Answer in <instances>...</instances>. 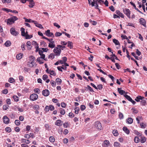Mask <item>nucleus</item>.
<instances>
[{
  "mask_svg": "<svg viewBox=\"0 0 147 147\" xmlns=\"http://www.w3.org/2000/svg\"><path fill=\"white\" fill-rule=\"evenodd\" d=\"M123 95L127 99L131 102L134 105L135 104L136 102L134 100H133L129 96L126 94H124Z\"/></svg>",
  "mask_w": 147,
  "mask_h": 147,
  "instance_id": "nucleus-6",
  "label": "nucleus"
},
{
  "mask_svg": "<svg viewBox=\"0 0 147 147\" xmlns=\"http://www.w3.org/2000/svg\"><path fill=\"white\" fill-rule=\"evenodd\" d=\"M86 109V107L84 105H82L81 106L80 109L81 111H83L84 110Z\"/></svg>",
  "mask_w": 147,
  "mask_h": 147,
  "instance_id": "nucleus-56",
  "label": "nucleus"
},
{
  "mask_svg": "<svg viewBox=\"0 0 147 147\" xmlns=\"http://www.w3.org/2000/svg\"><path fill=\"white\" fill-rule=\"evenodd\" d=\"M43 45V46H42L43 47H45L47 46V44L44 41H43L40 42V45Z\"/></svg>",
  "mask_w": 147,
  "mask_h": 147,
  "instance_id": "nucleus-59",
  "label": "nucleus"
},
{
  "mask_svg": "<svg viewBox=\"0 0 147 147\" xmlns=\"http://www.w3.org/2000/svg\"><path fill=\"white\" fill-rule=\"evenodd\" d=\"M49 74L51 75L54 76H55L56 75V73L53 70H49Z\"/></svg>",
  "mask_w": 147,
  "mask_h": 147,
  "instance_id": "nucleus-31",
  "label": "nucleus"
},
{
  "mask_svg": "<svg viewBox=\"0 0 147 147\" xmlns=\"http://www.w3.org/2000/svg\"><path fill=\"white\" fill-rule=\"evenodd\" d=\"M45 55L44 54L43 55H41L40 57L43 59V60L47 61V58H45Z\"/></svg>",
  "mask_w": 147,
  "mask_h": 147,
  "instance_id": "nucleus-49",
  "label": "nucleus"
},
{
  "mask_svg": "<svg viewBox=\"0 0 147 147\" xmlns=\"http://www.w3.org/2000/svg\"><path fill=\"white\" fill-rule=\"evenodd\" d=\"M1 1L3 3H9L11 2V0H1Z\"/></svg>",
  "mask_w": 147,
  "mask_h": 147,
  "instance_id": "nucleus-40",
  "label": "nucleus"
},
{
  "mask_svg": "<svg viewBox=\"0 0 147 147\" xmlns=\"http://www.w3.org/2000/svg\"><path fill=\"white\" fill-rule=\"evenodd\" d=\"M11 33L13 35L16 36L18 34V32L16 31L14 28L12 27L10 30Z\"/></svg>",
  "mask_w": 147,
  "mask_h": 147,
  "instance_id": "nucleus-7",
  "label": "nucleus"
},
{
  "mask_svg": "<svg viewBox=\"0 0 147 147\" xmlns=\"http://www.w3.org/2000/svg\"><path fill=\"white\" fill-rule=\"evenodd\" d=\"M5 131L7 132H10L11 131V129L10 127H7L5 128Z\"/></svg>",
  "mask_w": 147,
  "mask_h": 147,
  "instance_id": "nucleus-60",
  "label": "nucleus"
},
{
  "mask_svg": "<svg viewBox=\"0 0 147 147\" xmlns=\"http://www.w3.org/2000/svg\"><path fill=\"white\" fill-rule=\"evenodd\" d=\"M21 141L22 143H24L26 144H28L30 142V141L29 140H26L25 138H22Z\"/></svg>",
  "mask_w": 147,
  "mask_h": 147,
  "instance_id": "nucleus-22",
  "label": "nucleus"
},
{
  "mask_svg": "<svg viewBox=\"0 0 147 147\" xmlns=\"http://www.w3.org/2000/svg\"><path fill=\"white\" fill-rule=\"evenodd\" d=\"M97 88L99 90H101L103 88V85L102 84H99L97 86Z\"/></svg>",
  "mask_w": 147,
  "mask_h": 147,
  "instance_id": "nucleus-57",
  "label": "nucleus"
},
{
  "mask_svg": "<svg viewBox=\"0 0 147 147\" xmlns=\"http://www.w3.org/2000/svg\"><path fill=\"white\" fill-rule=\"evenodd\" d=\"M39 49H41V50H42V51L43 52H46L49 51L48 49L47 48H40Z\"/></svg>",
  "mask_w": 147,
  "mask_h": 147,
  "instance_id": "nucleus-44",
  "label": "nucleus"
},
{
  "mask_svg": "<svg viewBox=\"0 0 147 147\" xmlns=\"http://www.w3.org/2000/svg\"><path fill=\"white\" fill-rule=\"evenodd\" d=\"M23 56V54L20 53L17 55L16 56V58L18 60H19L21 59Z\"/></svg>",
  "mask_w": 147,
  "mask_h": 147,
  "instance_id": "nucleus-26",
  "label": "nucleus"
},
{
  "mask_svg": "<svg viewBox=\"0 0 147 147\" xmlns=\"http://www.w3.org/2000/svg\"><path fill=\"white\" fill-rule=\"evenodd\" d=\"M19 78L20 82H22L23 81L24 79V77L23 76H19Z\"/></svg>",
  "mask_w": 147,
  "mask_h": 147,
  "instance_id": "nucleus-63",
  "label": "nucleus"
},
{
  "mask_svg": "<svg viewBox=\"0 0 147 147\" xmlns=\"http://www.w3.org/2000/svg\"><path fill=\"white\" fill-rule=\"evenodd\" d=\"M15 123L16 125L18 126L20 124V122L18 120H16L15 121Z\"/></svg>",
  "mask_w": 147,
  "mask_h": 147,
  "instance_id": "nucleus-46",
  "label": "nucleus"
},
{
  "mask_svg": "<svg viewBox=\"0 0 147 147\" xmlns=\"http://www.w3.org/2000/svg\"><path fill=\"white\" fill-rule=\"evenodd\" d=\"M28 66L30 67H33L34 66V62H30L28 61Z\"/></svg>",
  "mask_w": 147,
  "mask_h": 147,
  "instance_id": "nucleus-30",
  "label": "nucleus"
},
{
  "mask_svg": "<svg viewBox=\"0 0 147 147\" xmlns=\"http://www.w3.org/2000/svg\"><path fill=\"white\" fill-rule=\"evenodd\" d=\"M139 22L140 24L142 25H143L145 27H146V21L145 20L142 18H141L139 20Z\"/></svg>",
  "mask_w": 147,
  "mask_h": 147,
  "instance_id": "nucleus-8",
  "label": "nucleus"
},
{
  "mask_svg": "<svg viewBox=\"0 0 147 147\" xmlns=\"http://www.w3.org/2000/svg\"><path fill=\"white\" fill-rule=\"evenodd\" d=\"M120 145L119 143L117 142H115L114 144V146L116 147H119Z\"/></svg>",
  "mask_w": 147,
  "mask_h": 147,
  "instance_id": "nucleus-53",
  "label": "nucleus"
},
{
  "mask_svg": "<svg viewBox=\"0 0 147 147\" xmlns=\"http://www.w3.org/2000/svg\"><path fill=\"white\" fill-rule=\"evenodd\" d=\"M50 83L53 87H55L56 85V82L53 80H51L50 81Z\"/></svg>",
  "mask_w": 147,
  "mask_h": 147,
  "instance_id": "nucleus-42",
  "label": "nucleus"
},
{
  "mask_svg": "<svg viewBox=\"0 0 147 147\" xmlns=\"http://www.w3.org/2000/svg\"><path fill=\"white\" fill-rule=\"evenodd\" d=\"M8 81L10 83H13L15 82V80L13 78H10Z\"/></svg>",
  "mask_w": 147,
  "mask_h": 147,
  "instance_id": "nucleus-52",
  "label": "nucleus"
},
{
  "mask_svg": "<svg viewBox=\"0 0 147 147\" xmlns=\"http://www.w3.org/2000/svg\"><path fill=\"white\" fill-rule=\"evenodd\" d=\"M29 58L30 59V61L31 62H34L35 61V58L33 56L31 55L30 56Z\"/></svg>",
  "mask_w": 147,
  "mask_h": 147,
  "instance_id": "nucleus-36",
  "label": "nucleus"
},
{
  "mask_svg": "<svg viewBox=\"0 0 147 147\" xmlns=\"http://www.w3.org/2000/svg\"><path fill=\"white\" fill-rule=\"evenodd\" d=\"M123 12L129 18H131L130 16L131 12L129 9L126 8L123 9Z\"/></svg>",
  "mask_w": 147,
  "mask_h": 147,
  "instance_id": "nucleus-4",
  "label": "nucleus"
},
{
  "mask_svg": "<svg viewBox=\"0 0 147 147\" xmlns=\"http://www.w3.org/2000/svg\"><path fill=\"white\" fill-rule=\"evenodd\" d=\"M133 122V119L131 117H129L127 119V123L131 124Z\"/></svg>",
  "mask_w": 147,
  "mask_h": 147,
  "instance_id": "nucleus-21",
  "label": "nucleus"
},
{
  "mask_svg": "<svg viewBox=\"0 0 147 147\" xmlns=\"http://www.w3.org/2000/svg\"><path fill=\"white\" fill-rule=\"evenodd\" d=\"M64 65H62V66H58L57 67V68L58 70L59 71L62 72L63 70L62 69H63L64 70H67V67H65V68H63V66Z\"/></svg>",
  "mask_w": 147,
  "mask_h": 147,
  "instance_id": "nucleus-16",
  "label": "nucleus"
},
{
  "mask_svg": "<svg viewBox=\"0 0 147 147\" xmlns=\"http://www.w3.org/2000/svg\"><path fill=\"white\" fill-rule=\"evenodd\" d=\"M38 98V95L36 94H33L30 96V99L31 100L34 101L36 100Z\"/></svg>",
  "mask_w": 147,
  "mask_h": 147,
  "instance_id": "nucleus-5",
  "label": "nucleus"
},
{
  "mask_svg": "<svg viewBox=\"0 0 147 147\" xmlns=\"http://www.w3.org/2000/svg\"><path fill=\"white\" fill-rule=\"evenodd\" d=\"M67 47L69 48L70 49L73 48V44L71 42H70L69 41H68Z\"/></svg>",
  "mask_w": 147,
  "mask_h": 147,
  "instance_id": "nucleus-28",
  "label": "nucleus"
},
{
  "mask_svg": "<svg viewBox=\"0 0 147 147\" xmlns=\"http://www.w3.org/2000/svg\"><path fill=\"white\" fill-rule=\"evenodd\" d=\"M116 13L119 17L120 16L122 18H124L123 14L122 13H121L119 11H116Z\"/></svg>",
  "mask_w": 147,
  "mask_h": 147,
  "instance_id": "nucleus-17",
  "label": "nucleus"
},
{
  "mask_svg": "<svg viewBox=\"0 0 147 147\" xmlns=\"http://www.w3.org/2000/svg\"><path fill=\"white\" fill-rule=\"evenodd\" d=\"M53 51L56 56H59L60 55L61 51L59 47L57 46L54 48Z\"/></svg>",
  "mask_w": 147,
  "mask_h": 147,
  "instance_id": "nucleus-2",
  "label": "nucleus"
},
{
  "mask_svg": "<svg viewBox=\"0 0 147 147\" xmlns=\"http://www.w3.org/2000/svg\"><path fill=\"white\" fill-rule=\"evenodd\" d=\"M48 78V76L47 75L44 74L43 76L42 79L44 80H46Z\"/></svg>",
  "mask_w": 147,
  "mask_h": 147,
  "instance_id": "nucleus-55",
  "label": "nucleus"
},
{
  "mask_svg": "<svg viewBox=\"0 0 147 147\" xmlns=\"http://www.w3.org/2000/svg\"><path fill=\"white\" fill-rule=\"evenodd\" d=\"M49 106L48 105L46 106L45 109V111L47 112H48L49 111Z\"/></svg>",
  "mask_w": 147,
  "mask_h": 147,
  "instance_id": "nucleus-64",
  "label": "nucleus"
},
{
  "mask_svg": "<svg viewBox=\"0 0 147 147\" xmlns=\"http://www.w3.org/2000/svg\"><path fill=\"white\" fill-rule=\"evenodd\" d=\"M56 82L57 83V84L58 85H60L61 84V83L62 82V80L61 79L59 78H57L55 80Z\"/></svg>",
  "mask_w": 147,
  "mask_h": 147,
  "instance_id": "nucleus-23",
  "label": "nucleus"
},
{
  "mask_svg": "<svg viewBox=\"0 0 147 147\" xmlns=\"http://www.w3.org/2000/svg\"><path fill=\"white\" fill-rule=\"evenodd\" d=\"M32 108L33 109H34L36 110H37L39 109V107L38 105H35L33 106Z\"/></svg>",
  "mask_w": 147,
  "mask_h": 147,
  "instance_id": "nucleus-51",
  "label": "nucleus"
},
{
  "mask_svg": "<svg viewBox=\"0 0 147 147\" xmlns=\"http://www.w3.org/2000/svg\"><path fill=\"white\" fill-rule=\"evenodd\" d=\"M49 110L51 111H52L55 109V107L54 106L51 105H50L49 106Z\"/></svg>",
  "mask_w": 147,
  "mask_h": 147,
  "instance_id": "nucleus-47",
  "label": "nucleus"
},
{
  "mask_svg": "<svg viewBox=\"0 0 147 147\" xmlns=\"http://www.w3.org/2000/svg\"><path fill=\"white\" fill-rule=\"evenodd\" d=\"M113 41L116 45H120V43L118 40L115 39H114L113 40Z\"/></svg>",
  "mask_w": 147,
  "mask_h": 147,
  "instance_id": "nucleus-29",
  "label": "nucleus"
},
{
  "mask_svg": "<svg viewBox=\"0 0 147 147\" xmlns=\"http://www.w3.org/2000/svg\"><path fill=\"white\" fill-rule=\"evenodd\" d=\"M63 121L61 120H57L55 122V124L58 126H61L62 125Z\"/></svg>",
  "mask_w": 147,
  "mask_h": 147,
  "instance_id": "nucleus-12",
  "label": "nucleus"
},
{
  "mask_svg": "<svg viewBox=\"0 0 147 147\" xmlns=\"http://www.w3.org/2000/svg\"><path fill=\"white\" fill-rule=\"evenodd\" d=\"M119 115L120 119H122L123 118V115L121 113L119 112Z\"/></svg>",
  "mask_w": 147,
  "mask_h": 147,
  "instance_id": "nucleus-50",
  "label": "nucleus"
},
{
  "mask_svg": "<svg viewBox=\"0 0 147 147\" xmlns=\"http://www.w3.org/2000/svg\"><path fill=\"white\" fill-rule=\"evenodd\" d=\"M96 1H98V3L100 4V5H102L104 2V1L102 0H96Z\"/></svg>",
  "mask_w": 147,
  "mask_h": 147,
  "instance_id": "nucleus-54",
  "label": "nucleus"
},
{
  "mask_svg": "<svg viewBox=\"0 0 147 147\" xmlns=\"http://www.w3.org/2000/svg\"><path fill=\"white\" fill-rule=\"evenodd\" d=\"M144 98V97L140 96H138L135 99V100L137 102L140 101V100H142Z\"/></svg>",
  "mask_w": 147,
  "mask_h": 147,
  "instance_id": "nucleus-14",
  "label": "nucleus"
},
{
  "mask_svg": "<svg viewBox=\"0 0 147 147\" xmlns=\"http://www.w3.org/2000/svg\"><path fill=\"white\" fill-rule=\"evenodd\" d=\"M13 98L14 99L15 101L17 102L19 100V97L17 96L14 95L13 96Z\"/></svg>",
  "mask_w": 147,
  "mask_h": 147,
  "instance_id": "nucleus-43",
  "label": "nucleus"
},
{
  "mask_svg": "<svg viewBox=\"0 0 147 147\" xmlns=\"http://www.w3.org/2000/svg\"><path fill=\"white\" fill-rule=\"evenodd\" d=\"M123 130L127 134L129 133V131L128 129L126 127H124L123 128Z\"/></svg>",
  "mask_w": 147,
  "mask_h": 147,
  "instance_id": "nucleus-20",
  "label": "nucleus"
},
{
  "mask_svg": "<svg viewBox=\"0 0 147 147\" xmlns=\"http://www.w3.org/2000/svg\"><path fill=\"white\" fill-rule=\"evenodd\" d=\"M43 60V59L39 57L38 58L36 59L37 61H38L40 64H42L44 63V62L42 61Z\"/></svg>",
  "mask_w": 147,
  "mask_h": 147,
  "instance_id": "nucleus-24",
  "label": "nucleus"
},
{
  "mask_svg": "<svg viewBox=\"0 0 147 147\" xmlns=\"http://www.w3.org/2000/svg\"><path fill=\"white\" fill-rule=\"evenodd\" d=\"M95 127L98 130H101L102 129L101 124L98 121H97L95 123Z\"/></svg>",
  "mask_w": 147,
  "mask_h": 147,
  "instance_id": "nucleus-3",
  "label": "nucleus"
},
{
  "mask_svg": "<svg viewBox=\"0 0 147 147\" xmlns=\"http://www.w3.org/2000/svg\"><path fill=\"white\" fill-rule=\"evenodd\" d=\"M3 122L6 124H8L9 121V119L7 116H5L3 117Z\"/></svg>",
  "mask_w": 147,
  "mask_h": 147,
  "instance_id": "nucleus-11",
  "label": "nucleus"
},
{
  "mask_svg": "<svg viewBox=\"0 0 147 147\" xmlns=\"http://www.w3.org/2000/svg\"><path fill=\"white\" fill-rule=\"evenodd\" d=\"M131 110L134 113L136 114L138 112V111L135 108H132Z\"/></svg>",
  "mask_w": 147,
  "mask_h": 147,
  "instance_id": "nucleus-62",
  "label": "nucleus"
},
{
  "mask_svg": "<svg viewBox=\"0 0 147 147\" xmlns=\"http://www.w3.org/2000/svg\"><path fill=\"white\" fill-rule=\"evenodd\" d=\"M109 141L107 140H105L102 143V146L103 147H107L109 146Z\"/></svg>",
  "mask_w": 147,
  "mask_h": 147,
  "instance_id": "nucleus-13",
  "label": "nucleus"
},
{
  "mask_svg": "<svg viewBox=\"0 0 147 147\" xmlns=\"http://www.w3.org/2000/svg\"><path fill=\"white\" fill-rule=\"evenodd\" d=\"M59 110L60 111V113L62 115H64L65 114V110L62 108H59Z\"/></svg>",
  "mask_w": 147,
  "mask_h": 147,
  "instance_id": "nucleus-25",
  "label": "nucleus"
},
{
  "mask_svg": "<svg viewBox=\"0 0 147 147\" xmlns=\"http://www.w3.org/2000/svg\"><path fill=\"white\" fill-rule=\"evenodd\" d=\"M121 88H118L117 90L119 93L120 94L122 95L125 93V91L124 90H121Z\"/></svg>",
  "mask_w": 147,
  "mask_h": 147,
  "instance_id": "nucleus-18",
  "label": "nucleus"
},
{
  "mask_svg": "<svg viewBox=\"0 0 147 147\" xmlns=\"http://www.w3.org/2000/svg\"><path fill=\"white\" fill-rule=\"evenodd\" d=\"M2 9L6 11V12H11L12 13L13 11L12 10L10 9H8L6 8H4Z\"/></svg>",
  "mask_w": 147,
  "mask_h": 147,
  "instance_id": "nucleus-35",
  "label": "nucleus"
},
{
  "mask_svg": "<svg viewBox=\"0 0 147 147\" xmlns=\"http://www.w3.org/2000/svg\"><path fill=\"white\" fill-rule=\"evenodd\" d=\"M34 91L35 93L39 94L40 92V90L38 88H35L34 89Z\"/></svg>",
  "mask_w": 147,
  "mask_h": 147,
  "instance_id": "nucleus-61",
  "label": "nucleus"
},
{
  "mask_svg": "<svg viewBox=\"0 0 147 147\" xmlns=\"http://www.w3.org/2000/svg\"><path fill=\"white\" fill-rule=\"evenodd\" d=\"M18 18L16 16H13L7 20V25H11L14 24L15 21L17 20Z\"/></svg>",
  "mask_w": 147,
  "mask_h": 147,
  "instance_id": "nucleus-1",
  "label": "nucleus"
},
{
  "mask_svg": "<svg viewBox=\"0 0 147 147\" xmlns=\"http://www.w3.org/2000/svg\"><path fill=\"white\" fill-rule=\"evenodd\" d=\"M135 133L138 136H136L134 138H138V137H140L141 138H145V137L142 136V134L139 132L138 131H136Z\"/></svg>",
  "mask_w": 147,
  "mask_h": 147,
  "instance_id": "nucleus-19",
  "label": "nucleus"
},
{
  "mask_svg": "<svg viewBox=\"0 0 147 147\" xmlns=\"http://www.w3.org/2000/svg\"><path fill=\"white\" fill-rule=\"evenodd\" d=\"M5 46L7 47H8L10 46L11 45V42L9 40L7 41L5 43Z\"/></svg>",
  "mask_w": 147,
  "mask_h": 147,
  "instance_id": "nucleus-27",
  "label": "nucleus"
},
{
  "mask_svg": "<svg viewBox=\"0 0 147 147\" xmlns=\"http://www.w3.org/2000/svg\"><path fill=\"white\" fill-rule=\"evenodd\" d=\"M21 31L22 35L23 36H25V35H26V34L25 32V29L23 28H21Z\"/></svg>",
  "mask_w": 147,
  "mask_h": 147,
  "instance_id": "nucleus-32",
  "label": "nucleus"
},
{
  "mask_svg": "<svg viewBox=\"0 0 147 147\" xmlns=\"http://www.w3.org/2000/svg\"><path fill=\"white\" fill-rule=\"evenodd\" d=\"M62 33H60L59 32H56L55 34V35L56 37L60 36L62 34Z\"/></svg>",
  "mask_w": 147,
  "mask_h": 147,
  "instance_id": "nucleus-45",
  "label": "nucleus"
},
{
  "mask_svg": "<svg viewBox=\"0 0 147 147\" xmlns=\"http://www.w3.org/2000/svg\"><path fill=\"white\" fill-rule=\"evenodd\" d=\"M48 47L52 49L55 47V44L49 43V44Z\"/></svg>",
  "mask_w": 147,
  "mask_h": 147,
  "instance_id": "nucleus-41",
  "label": "nucleus"
},
{
  "mask_svg": "<svg viewBox=\"0 0 147 147\" xmlns=\"http://www.w3.org/2000/svg\"><path fill=\"white\" fill-rule=\"evenodd\" d=\"M50 94L49 91L48 89H45L42 92V94L45 96H48Z\"/></svg>",
  "mask_w": 147,
  "mask_h": 147,
  "instance_id": "nucleus-10",
  "label": "nucleus"
},
{
  "mask_svg": "<svg viewBox=\"0 0 147 147\" xmlns=\"http://www.w3.org/2000/svg\"><path fill=\"white\" fill-rule=\"evenodd\" d=\"M113 135L115 136H117L118 135V131L117 130L114 129L113 131Z\"/></svg>",
  "mask_w": 147,
  "mask_h": 147,
  "instance_id": "nucleus-39",
  "label": "nucleus"
},
{
  "mask_svg": "<svg viewBox=\"0 0 147 147\" xmlns=\"http://www.w3.org/2000/svg\"><path fill=\"white\" fill-rule=\"evenodd\" d=\"M28 1L29 3V6L30 7H32L34 5V3L33 0H28Z\"/></svg>",
  "mask_w": 147,
  "mask_h": 147,
  "instance_id": "nucleus-15",
  "label": "nucleus"
},
{
  "mask_svg": "<svg viewBox=\"0 0 147 147\" xmlns=\"http://www.w3.org/2000/svg\"><path fill=\"white\" fill-rule=\"evenodd\" d=\"M55 55L53 53H51L49 56V58L53 59L55 58Z\"/></svg>",
  "mask_w": 147,
  "mask_h": 147,
  "instance_id": "nucleus-38",
  "label": "nucleus"
},
{
  "mask_svg": "<svg viewBox=\"0 0 147 147\" xmlns=\"http://www.w3.org/2000/svg\"><path fill=\"white\" fill-rule=\"evenodd\" d=\"M75 113L76 114H78L79 113V111H80V109L79 107H76L75 109Z\"/></svg>",
  "mask_w": 147,
  "mask_h": 147,
  "instance_id": "nucleus-48",
  "label": "nucleus"
},
{
  "mask_svg": "<svg viewBox=\"0 0 147 147\" xmlns=\"http://www.w3.org/2000/svg\"><path fill=\"white\" fill-rule=\"evenodd\" d=\"M25 36L26 39H30L32 37V35H29L28 34H26Z\"/></svg>",
  "mask_w": 147,
  "mask_h": 147,
  "instance_id": "nucleus-58",
  "label": "nucleus"
},
{
  "mask_svg": "<svg viewBox=\"0 0 147 147\" xmlns=\"http://www.w3.org/2000/svg\"><path fill=\"white\" fill-rule=\"evenodd\" d=\"M141 104L142 106H145L146 104V101L145 100L142 99L140 101Z\"/></svg>",
  "mask_w": 147,
  "mask_h": 147,
  "instance_id": "nucleus-37",
  "label": "nucleus"
},
{
  "mask_svg": "<svg viewBox=\"0 0 147 147\" xmlns=\"http://www.w3.org/2000/svg\"><path fill=\"white\" fill-rule=\"evenodd\" d=\"M46 35L48 37H54V35L52 32H50L49 30H47L45 32Z\"/></svg>",
  "mask_w": 147,
  "mask_h": 147,
  "instance_id": "nucleus-9",
  "label": "nucleus"
},
{
  "mask_svg": "<svg viewBox=\"0 0 147 147\" xmlns=\"http://www.w3.org/2000/svg\"><path fill=\"white\" fill-rule=\"evenodd\" d=\"M35 25L37 27L40 28H43L42 25L37 23V22L35 23Z\"/></svg>",
  "mask_w": 147,
  "mask_h": 147,
  "instance_id": "nucleus-33",
  "label": "nucleus"
},
{
  "mask_svg": "<svg viewBox=\"0 0 147 147\" xmlns=\"http://www.w3.org/2000/svg\"><path fill=\"white\" fill-rule=\"evenodd\" d=\"M63 126L64 128H67L69 127V124L68 121L65 122L63 124Z\"/></svg>",
  "mask_w": 147,
  "mask_h": 147,
  "instance_id": "nucleus-34",
  "label": "nucleus"
}]
</instances>
